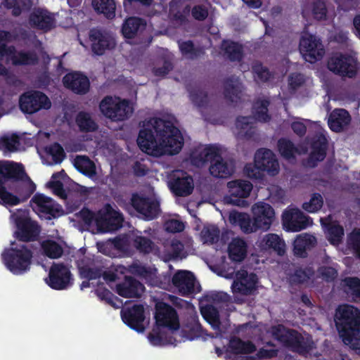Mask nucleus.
I'll list each match as a JSON object with an SVG mask.
<instances>
[{"label": "nucleus", "instance_id": "nucleus-1", "mask_svg": "<svg viewBox=\"0 0 360 360\" xmlns=\"http://www.w3.org/2000/svg\"><path fill=\"white\" fill-rule=\"evenodd\" d=\"M137 143L143 152L149 155L165 153L173 155L182 149L184 138L170 121L155 117L139 131Z\"/></svg>", "mask_w": 360, "mask_h": 360}, {"label": "nucleus", "instance_id": "nucleus-2", "mask_svg": "<svg viewBox=\"0 0 360 360\" xmlns=\"http://www.w3.org/2000/svg\"><path fill=\"white\" fill-rule=\"evenodd\" d=\"M335 326L345 345L354 349L360 348V310L349 304L339 307Z\"/></svg>", "mask_w": 360, "mask_h": 360}, {"label": "nucleus", "instance_id": "nucleus-3", "mask_svg": "<svg viewBox=\"0 0 360 360\" xmlns=\"http://www.w3.org/2000/svg\"><path fill=\"white\" fill-rule=\"evenodd\" d=\"M191 162L197 167H203L210 162V173L215 178L226 179L234 172L233 163L224 160L219 148L214 146H208L200 152L192 154Z\"/></svg>", "mask_w": 360, "mask_h": 360}, {"label": "nucleus", "instance_id": "nucleus-4", "mask_svg": "<svg viewBox=\"0 0 360 360\" xmlns=\"http://www.w3.org/2000/svg\"><path fill=\"white\" fill-rule=\"evenodd\" d=\"M1 254L2 261L6 267L15 275L23 274L30 269L33 252L25 244L12 243Z\"/></svg>", "mask_w": 360, "mask_h": 360}, {"label": "nucleus", "instance_id": "nucleus-5", "mask_svg": "<svg viewBox=\"0 0 360 360\" xmlns=\"http://www.w3.org/2000/svg\"><path fill=\"white\" fill-rule=\"evenodd\" d=\"M99 110L105 117L112 122L125 121L134 112L129 100L112 96H105L102 98Z\"/></svg>", "mask_w": 360, "mask_h": 360}, {"label": "nucleus", "instance_id": "nucleus-6", "mask_svg": "<svg viewBox=\"0 0 360 360\" xmlns=\"http://www.w3.org/2000/svg\"><path fill=\"white\" fill-rule=\"evenodd\" d=\"M272 335L283 346L300 355H305L311 349L310 344L296 330L286 329L283 326L278 325L272 327Z\"/></svg>", "mask_w": 360, "mask_h": 360}, {"label": "nucleus", "instance_id": "nucleus-7", "mask_svg": "<svg viewBox=\"0 0 360 360\" xmlns=\"http://www.w3.org/2000/svg\"><path fill=\"white\" fill-rule=\"evenodd\" d=\"M19 107L22 112L31 115L42 109H49L51 107V102L44 93L30 90L20 96Z\"/></svg>", "mask_w": 360, "mask_h": 360}, {"label": "nucleus", "instance_id": "nucleus-8", "mask_svg": "<svg viewBox=\"0 0 360 360\" xmlns=\"http://www.w3.org/2000/svg\"><path fill=\"white\" fill-rule=\"evenodd\" d=\"M327 68L334 74L348 78H353L357 74L355 60L347 53H333L328 60Z\"/></svg>", "mask_w": 360, "mask_h": 360}, {"label": "nucleus", "instance_id": "nucleus-9", "mask_svg": "<svg viewBox=\"0 0 360 360\" xmlns=\"http://www.w3.org/2000/svg\"><path fill=\"white\" fill-rule=\"evenodd\" d=\"M154 318L158 328L162 327L171 330H177L180 327L176 310L165 302L159 301L155 303Z\"/></svg>", "mask_w": 360, "mask_h": 360}, {"label": "nucleus", "instance_id": "nucleus-10", "mask_svg": "<svg viewBox=\"0 0 360 360\" xmlns=\"http://www.w3.org/2000/svg\"><path fill=\"white\" fill-rule=\"evenodd\" d=\"M299 49L304 59L310 63L321 60L325 54L324 46L321 39L310 34L301 37Z\"/></svg>", "mask_w": 360, "mask_h": 360}, {"label": "nucleus", "instance_id": "nucleus-11", "mask_svg": "<svg viewBox=\"0 0 360 360\" xmlns=\"http://www.w3.org/2000/svg\"><path fill=\"white\" fill-rule=\"evenodd\" d=\"M72 281L70 269L63 263H53L50 267L49 276L46 278L47 285L57 290L67 289L72 285Z\"/></svg>", "mask_w": 360, "mask_h": 360}, {"label": "nucleus", "instance_id": "nucleus-12", "mask_svg": "<svg viewBox=\"0 0 360 360\" xmlns=\"http://www.w3.org/2000/svg\"><path fill=\"white\" fill-rule=\"evenodd\" d=\"M30 203L34 205L33 210L40 217L49 220L58 217L63 212L59 204L42 193H36L31 199Z\"/></svg>", "mask_w": 360, "mask_h": 360}, {"label": "nucleus", "instance_id": "nucleus-13", "mask_svg": "<svg viewBox=\"0 0 360 360\" xmlns=\"http://www.w3.org/2000/svg\"><path fill=\"white\" fill-rule=\"evenodd\" d=\"M134 209L146 220L157 218L160 214V202L153 198L134 193L131 198Z\"/></svg>", "mask_w": 360, "mask_h": 360}, {"label": "nucleus", "instance_id": "nucleus-14", "mask_svg": "<svg viewBox=\"0 0 360 360\" xmlns=\"http://www.w3.org/2000/svg\"><path fill=\"white\" fill-rule=\"evenodd\" d=\"M298 208L286 209L282 214V225L287 231L298 232L305 229L312 223Z\"/></svg>", "mask_w": 360, "mask_h": 360}, {"label": "nucleus", "instance_id": "nucleus-15", "mask_svg": "<svg viewBox=\"0 0 360 360\" xmlns=\"http://www.w3.org/2000/svg\"><path fill=\"white\" fill-rule=\"evenodd\" d=\"M123 215L114 210L110 205L106 212H99L96 218L97 229L102 233L112 232L122 226Z\"/></svg>", "mask_w": 360, "mask_h": 360}, {"label": "nucleus", "instance_id": "nucleus-16", "mask_svg": "<svg viewBox=\"0 0 360 360\" xmlns=\"http://www.w3.org/2000/svg\"><path fill=\"white\" fill-rule=\"evenodd\" d=\"M17 231L16 238L21 242L34 241L40 233V226L37 222L27 217H18L15 219Z\"/></svg>", "mask_w": 360, "mask_h": 360}, {"label": "nucleus", "instance_id": "nucleus-17", "mask_svg": "<svg viewBox=\"0 0 360 360\" xmlns=\"http://www.w3.org/2000/svg\"><path fill=\"white\" fill-rule=\"evenodd\" d=\"M257 277L254 273L248 274L246 271H238L231 285L233 294L250 295L257 290Z\"/></svg>", "mask_w": 360, "mask_h": 360}, {"label": "nucleus", "instance_id": "nucleus-18", "mask_svg": "<svg viewBox=\"0 0 360 360\" xmlns=\"http://www.w3.org/2000/svg\"><path fill=\"white\" fill-rule=\"evenodd\" d=\"M252 214L255 220V226L258 230L268 231L274 219L275 212L268 203L260 202L252 207Z\"/></svg>", "mask_w": 360, "mask_h": 360}, {"label": "nucleus", "instance_id": "nucleus-19", "mask_svg": "<svg viewBox=\"0 0 360 360\" xmlns=\"http://www.w3.org/2000/svg\"><path fill=\"white\" fill-rule=\"evenodd\" d=\"M121 317L123 322L131 329L138 333H142L145 330L143 321L145 320L144 308L141 304H134L121 311Z\"/></svg>", "mask_w": 360, "mask_h": 360}, {"label": "nucleus", "instance_id": "nucleus-20", "mask_svg": "<svg viewBox=\"0 0 360 360\" xmlns=\"http://www.w3.org/2000/svg\"><path fill=\"white\" fill-rule=\"evenodd\" d=\"M64 86L78 95H84L90 89V81L86 75L81 72L73 71L63 77Z\"/></svg>", "mask_w": 360, "mask_h": 360}, {"label": "nucleus", "instance_id": "nucleus-21", "mask_svg": "<svg viewBox=\"0 0 360 360\" xmlns=\"http://www.w3.org/2000/svg\"><path fill=\"white\" fill-rule=\"evenodd\" d=\"M89 40L92 52L97 56H102L106 50H110L115 46L113 39L105 32L97 28L89 31Z\"/></svg>", "mask_w": 360, "mask_h": 360}, {"label": "nucleus", "instance_id": "nucleus-22", "mask_svg": "<svg viewBox=\"0 0 360 360\" xmlns=\"http://www.w3.org/2000/svg\"><path fill=\"white\" fill-rule=\"evenodd\" d=\"M227 186L230 194L227 201L236 205L245 202L241 199L248 198L252 189V184L250 181L241 179L231 181Z\"/></svg>", "mask_w": 360, "mask_h": 360}, {"label": "nucleus", "instance_id": "nucleus-23", "mask_svg": "<svg viewBox=\"0 0 360 360\" xmlns=\"http://www.w3.org/2000/svg\"><path fill=\"white\" fill-rule=\"evenodd\" d=\"M195 281L193 274L185 270L178 271L172 278V284L179 289L182 295H188L194 292Z\"/></svg>", "mask_w": 360, "mask_h": 360}, {"label": "nucleus", "instance_id": "nucleus-24", "mask_svg": "<svg viewBox=\"0 0 360 360\" xmlns=\"http://www.w3.org/2000/svg\"><path fill=\"white\" fill-rule=\"evenodd\" d=\"M143 289V285L131 276H126L122 283L116 285L117 293L126 298L140 297Z\"/></svg>", "mask_w": 360, "mask_h": 360}, {"label": "nucleus", "instance_id": "nucleus-25", "mask_svg": "<svg viewBox=\"0 0 360 360\" xmlns=\"http://www.w3.org/2000/svg\"><path fill=\"white\" fill-rule=\"evenodd\" d=\"M243 84L234 76L227 77L224 81V96L230 104H237L243 96Z\"/></svg>", "mask_w": 360, "mask_h": 360}, {"label": "nucleus", "instance_id": "nucleus-26", "mask_svg": "<svg viewBox=\"0 0 360 360\" xmlns=\"http://www.w3.org/2000/svg\"><path fill=\"white\" fill-rule=\"evenodd\" d=\"M29 20L33 27L45 32L49 31L54 27L53 16L48 11L42 8L35 9L31 13Z\"/></svg>", "mask_w": 360, "mask_h": 360}, {"label": "nucleus", "instance_id": "nucleus-27", "mask_svg": "<svg viewBox=\"0 0 360 360\" xmlns=\"http://www.w3.org/2000/svg\"><path fill=\"white\" fill-rule=\"evenodd\" d=\"M170 188L176 196H188L193 191V179L191 176L188 175L186 172H184L181 176H175L171 181Z\"/></svg>", "mask_w": 360, "mask_h": 360}, {"label": "nucleus", "instance_id": "nucleus-28", "mask_svg": "<svg viewBox=\"0 0 360 360\" xmlns=\"http://www.w3.org/2000/svg\"><path fill=\"white\" fill-rule=\"evenodd\" d=\"M259 246L262 250L274 252L279 256L285 253L284 240L276 233H267L259 241Z\"/></svg>", "mask_w": 360, "mask_h": 360}, {"label": "nucleus", "instance_id": "nucleus-29", "mask_svg": "<svg viewBox=\"0 0 360 360\" xmlns=\"http://www.w3.org/2000/svg\"><path fill=\"white\" fill-rule=\"evenodd\" d=\"M259 155L262 163L264 165V169L268 174L271 176L276 175L279 172V165L278 160L276 158L274 153L267 148H260L255 153V157H257Z\"/></svg>", "mask_w": 360, "mask_h": 360}, {"label": "nucleus", "instance_id": "nucleus-30", "mask_svg": "<svg viewBox=\"0 0 360 360\" xmlns=\"http://www.w3.org/2000/svg\"><path fill=\"white\" fill-rule=\"evenodd\" d=\"M351 122V116L347 110L335 109L329 115L328 126L333 131L340 132Z\"/></svg>", "mask_w": 360, "mask_h": 360}, {"label": "nucleus", "instance_id": "nucleus-31", "mask_svg": "<svg viewBox=\"0 0 360 360\" xmlns=\"http://www.w3.org/2000/svg\"><path fill=\"white\" fill-rule=\"evenodd\" d=\"M253 117L251 116H240L236 118V127L239 131L238 137L241 139H254L256 127L252 125Z\"/></svg>", "mask_w": 360, "mask_h": 360}, {"label": "nucleus", "instance_id": "nucleus-32", "mask_svg": "<svg viewBox=\"0 0 360 360\" xmlns=\"http://www.w3.org/2000/svg\"><path fill=\"white\" fill-rule=\"evenodd\" d=\"M146 21L138 17H130L126 19L122 27V33L127 39L134 38L139 31L146 28Z\"/></svg>", "mask_w": 360, "mask_h": 360}, {"label": "nucleus", "instance_id": "nucleus-33", "mask_svg": "<svg viewBox=\"0 0 360 360\" xmlns=\"http://www.w3.org/2000/svg\"><path fill=\"white\" fill-rule=\"evenodd\" d=\"M229 352L233 354H250L257 349L255 345L251 341H243L240 338L233 336L228 345Z\"/></svg>", "mask_w": 360, "mask_h": 360}, {"label": "nucleus", "instance_id": "nucleus-34", "mask_svg": "<svg viewBox=\"0 0 360 360\" xmlns=\"http://www.w3.org/2000/svg\"><path fill=\"white\" fill-rule=\"evenodd\" d=\"M328 141L323 134H319L313 138L311 143V151L309 155L310 159L321 162L326 156Z\"/></svg>", "mask_w": 360, "mask_h": 360}, {"label": "nucleus", "instance_id": "nucleus-35", "mask_svg": "<svg viewBox=\"0 0 360 360\" xmlns=\"http://www.w3.org/2000/svg\"><path fill=\"white\" fill-rule=\"evenodd\" d=\"M316 239L314 236L305 233L296 237L293 243V252L296 256L307 257V250L315 246Z\"/></svg>", "mask_w": 360, "mask_h": 360}, {"label": "nucleus", "instance_id": "nucleus-36", "mask_svg": "<svg viewBox=\"0 0 360 360\" xmlns=\"http://www.w3.org/2000/svg\"><path fill=\"white\" fill-rule=\"evenodd\" d=\"M230 259L234 262H242L247 255V244L240 238H233L228 247Z\"/></svg>", "mask_w": 360, "mask_h": 360}, {"label": "nucleus", "instance_id": "nucleus-37", "mask_svg": "<svg viewBox=\"0 0 360 360\" xmlns=\"http://www.w3.org/2000/svg\"><path fill=\"white\" fill-rule=\"evenodd\" d=\"M5 183L8 180L14 181H22L29 179L24 166L21 163L5 162Z\"/></svg>", "mask_w": 360, "mask_h": 360}, {"label": "nucleus", "instance_id": "nucleus-38", "mask_svg": "<svg viewBox=\"0 0 360 360\" xmlns=\"http://www.w3.org/2000/svg\"><path fill=\"white\" fill-rule=\"evenodd\" d=\"M187 91L190 100L198 108H205L208 105L210 102L208 93L204 89L199 86H188Z\"/></svg>", "mask_w": 360, "mask_h": 360}, {"label": "nucleus", "instance_id": "nucleus-39", "mask_svg": "<svg viewBox=\"0 0 360 360\" xmlns=\"http://www.w3.org/2000/svg\"><path fill=\"white\" fill-rule=\"evenodd\" d=\"M5 162L0 161V199L3 203L11 206L17 205L19 204L18 198H17L13 193L8 192L5 184Z\"/></svg>", "mask_w": 360, "mask_h": 360}, {"label": "nucleus", "instance_id": "nucleus-40", "mask_svg": "<svg viewBox=\"0 0 360 360\" xmlns=\"http://www.w3.org/2000/svg\"><path fill=\"white\" fill-rule=\"evenodd\" d=\"M221 48L228 58L233 62L240 61L243 58V46L233 41H223Z\"/></svg>", "mask_w": 360, "mask_h": 360}, {"label": "nucleus", "instance_id": "nucleus-41", "mask_svg": "<svg viewBox=\"0 0 360 360\" xmlns=\"http://www.w3.org/2000/svg\"><path fill=\"white\" fill-rule=\"evenodd\" d=\"M270 105V101L268 99H258L254 104L252 108V113L254 115L253 119L262 122H267L270 121L271 116L269 114L268 108Z\"/></svg>", "mask_w": 360, "mask_h": 360}, {"label": "nucleus", "instance_id": "nucleus-42", "mask_svg": "<svg viewBox=\"0 0 360 360\" xmlns=\"http://www.w3.org/2000/svg\"><path fill=\"white\" fill-rule=\"evenodd\" d=\"M75 121L79 130L82 132H94L98 128L96 122L87 112H79L76 116Z\"/></svg>", "mask_w": 360, "mask_h": 360}, {"label": "nucleus", "instance_id": "nucleus-43", "mask_svg": "<svg viewBox=\"0 0 360 360\" xmlns=\"http://www.w3.org/2000/svg\"><path fill=\"white\" fill-rule=\"evenodd\" d=\"M200 312L214 330H219L221 321L219 311L217 307L212 304H206L201 308Z\"/></svg>", "mask_w": 360, "mask_h": 360}, {"label": "nucleus", "instance_id": "nucleus-44", "mask_svg": "<svg viewBox=\"0 0 360 360\" xmlns=\"http://www.w3.org/2000/svg\"><path fill=\"white\" fill-rule=\"evenodd\" d=\"M259 155L257 157H255L254 163H248L244 167L245 174L252 179H262L264 177V165L261 162V158Z\"/></svg>", "mask_w": 360, "mask_h": 360}, {"label": "nucleus", "instance_id": "nucleus-45", "mask_svg": "<svg viewBox=\"0 0 360 360\" xmlns=\"http://www.w3.org/2000/svg\"><path fill=\"white\" fill-rule=\"evenodd\" d=\"M92 6L97 13L112 19L115 15V4L113 0H92Z\"/></svg>", "mask_w": 360, "mask_h": 360}, {"label": "nucleus", "instance_id": "nucleus-46", "mask_svg": "<svg viewBox=\"0 0 360 360\" xmlns=\"http://www.w3.org/2000/svg\"><path fill=\"white\" fill-rule=\"evenodd\" d=\"M42 253L50 259L60 258L63 254V248L52 240H44L41 244Z\"/></svg>", "mask_w": 360, "mask_h": 360}, {"label": "nucleus", "instance_id": "nucleus-47", "mask_svg": "<svg viewBox=\"0 0 360 360\" xmlns=\"http://www.w3.org/2000/svg\"><path fill=\"white\" fill-rule=\"evenodd\" d=\"M27 179L28 180L27 183H18L14 189L17 194V195H14L18 198L19 204L29 199L36 190V186L31 179L30 178Z\"/></svg>", "mask_w": 360, "mask_h": 360}, {"label": "nucleus", "instance_id": "nucleus-48", "mask_svg": "<svg viewBox=\"0 0 360 360\" xmlns=\"http://www.w3.org/2000/svg\"><path fill=\"white\" fill-rule=\"evenodd\" d=\"M315 271L312 266H307L304 269L297 268L289 276V281L291 284H302L307 282L314 276Z\"/></svg>", "mask_w": 360, "mask_h": 360}, {"label": "nucleus", "instance_id": "nucleus-49", "mask_svg": "<svg viewBox=\"0 0 360 360\" xmlns=\"http://www.w3.org/2000/svg\"><path fill=\"white\" fill-rule=\"evenodd\" d=\"M10 56L14 65H34L38 61L36 54L32 52L20 51L16 53L15 51Z\"/></svg>", "mask_w": 360, "mask_h": 360}, {"label": "nucleus", "instance_id": "nucleus-50", "mask_svg": "<svg viewBox=\"0 0 360 360\" xmlns=\"http://www.w3.org/2000/svg\"><path fill=\"white\" fill-rule=\"evenodd\" d=\"M277 146L281 155L286 160L294 158L297 153V148L294 143L287 138L279 139Z\"/></svg>", "mask_w": 360, "mask_h": 360}, {"label": "nucleus", "instance_id": "nucleus-51", "mask_svg": "<svg viewBox=\"0 0 360 360\" xmlns=\"http://www.w3.org/2000/svg\"><path fill=\"white\" fill-rule=\"evenodd\" d=\"M328 239L333 245L339 244L344 236V229L338 222H330L326 226Z\"/></svg>", "mask_w": 360, "mask_h": 360}, {"label": "nucleus", "instance_id": "nucleus-52", "mask_svg": "<svg viewBox=\"0 0 360 360\" xmlns=\"http://www.w3.org/2000/svg\"><path fill=\"white\" fill-rule=\"evenodd\" d=\"M179 47L181 54L189 59H195L202 53V49L195 47L191 40L179 41Z\"/></svg>", "mask_w": 360, "mask_h": 360}, {"label": "nucleus", "instance_id": "nucleus-53", "mask_svg": "<svg viewBox=\"0 0 360 360\" xmlns=\"http://www.w3.org/2000/svg\"><path fill=\"white\" fill-rule=\"evenodd\" d=\"M11 40L10 32L6 30H0V60L6 56H11L15 52V48L13 46H7L6 42Z\"/></svg>", "mask_w": 360, "mask_h": 360}, {"label": "nucleus", "instance_id": "nucleus-54", "mask_svg": "<svg viewBox=\"0 0 360 360\" xmlns=\"http://www.w3.org/2000/svg\"><path fill=\"white\" fill-rule=\"evenodd\" d=\"M134 247L144 255L149 254L154 248V243L148 237L138 236L133 240Z\"/></svg>", "mask_w": 360, "mask_h": 360}, {"label": "nucleus", "instance_id": "nucleus-55", "mask_svg": "<svg viewBox=\"0 0 360 360\" xmlns=\"http://www.w3.org/2000/svg\"><path fill=\"white\" fill-rule=\"evenodd\" d=\"M30 4V0H4V7L12 9L14 16H19L23 10L29 8Z\"/></svg>", "mask_w": 360, "mask_h": 360}, {"label": "nucleus", "instance_id": "nucleus-56", "mask_svg": "<svg viewBox=\"0 0 360 360\" xmlns=\"http://www.w3.org/2000/svg\"><path fill=\"white\" fill-rule=\"evenodd\" d=\"M235 219L238 221L242 231L245 233H251L257 231L255 226V220L250 217L247 214L238 213L235 217Z\"/></svg>", "mask_w": 360, "mask_h": 360}, {"label": "nucleus", "instance_id": "nucleus-57", "mask_svg": "<svg viewBox=\"0 0 360 360\" xmlns=\"http://www.w3.org/2000/svg\"><path fill=\"white\" fill-rule=\"evenodd\" d=\"M46 151L47 154L52 157L55 164H60L66 157L63 148L57 142L46 147Z\"/></svg>", "mask_w": 360, "mask_h": 360}, {"label": "nucleus", "instance_id": "nucleus-58", "mask_svg": "<svg viewBox=\"0 0 360 360\" xmlns=\"http://www.w3.org/2000/svg\"><path fill=\"white\" fill-rule=\"evenodd\" d=\"M219 233L220 231L217 226L211 225L205 226L200 234L204 243L214 244L218 241Z\"/></svg>", "mask_w": 360, "mask_h": 360}, {"label": "nucleus", "instance_id": "nucleus-59", "mask_svg": "<svg viewBox=\"0 0 360 360\" xmlns=\"http://www.w3.org/2000/svg\"><path fill=\"white\" fill-rule=\"evenodd\" d=\"M323 205V199L321 195L319 193H314L309 202L303 203L302 208L308 212L314 213L321 210Z\"/></svg>", "mask_w": 360, "mask_h": 360}, {"label": "nucleus", "instance_id": "nucleus-60", "mask_svg": "<svg viewBox=\"0 0 360 360\" xmlns=\"http://www.w3.org/2000/svg\"><path fill=\"white\" fill-rule=\"evenodd\" d=\"M311 13L314 19L322 20L326 19L328 9L323 0H314L311 4Z\"/></svg>", "mask_w": 360, "mask_h": 360}, {"label": "nucleus", "instance_id": "nucleus-61", "mask_svg": "<svg viewBox=\"0 0 360 360\" xmlns=\"http://www.w3.org/2000/svg\"><path fill=\"white\" fill-rule=\"evenodd\" d=\"M80 276L86 280H94L99 278L102 275V269L100 267H89L84 266L79 268Z\"/></svg>", "mask_w": 360, "mask_h": 360}, {"label": "nucleus", "instance_id": "nucleus-62", "mask_svg": "<svg viewBox=\"0 0 360 360\" xmlns=\"http://www.w3.org/2000/svg\"><path fill=\"white\" fill-rule=\"evenodd\" d=\"M252 71L256 75L257 79L262 82H268L271 77L269 70L261 63L254 64L252 65Z\"/></svg>", "mask_w": 360, "mask_h": 360}, {"label": "nucleus", "instance_id": "nucleus-63", "mask_svg": "<svg viewBox=\"0 0 360 360\" xmlns=\"http://www.w3.org/2000/svg\"><path fill=\"white\" fill-rule=\"evenodd\" d=\"M19 143L18 136L16 135L12 136H4L0 139V146L11 152L17 150V146Z\"/></svg>", "mask_w": 360, "mask_h": 360}, {"label": "nucleus", "instance_id": "nucleus-64", "mask_svg": "<svg viewBox=\"0 0 360 360\" xmlns=\"http://www.w3.org/2000/svg\"><path fill=\"white\" fill-rule=\"evenodd\" d=\"M343 281L345 285L351 290L352 294L360 298V278L357 277H347Z\"/></svg>", "mask_w": 360, "mask_h": 360}]
</instances>
